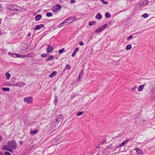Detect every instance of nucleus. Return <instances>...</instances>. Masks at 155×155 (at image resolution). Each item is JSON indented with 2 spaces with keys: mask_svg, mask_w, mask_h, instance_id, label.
Segmentation results:
<instances>
[{
  "mask_svg": "<svg viewBox=\"0 0 155 155\" xmlns=\"http://www.w3.org/2000/svg\"><path fill=\"white\" fill-rule=\"evenodd\" d=\"M63 118V116L62 114H59L57 116L56 118L55 119L54 122L55 123L56 122L57 124H58L60 122L62 121Z\"/></svg>",
  "mask_w": 155,
  "mask_h": 155,
  "instance_id": "20e7f679",
  "label": "nucleus"
},
{
  "mask_svg": "<svg viewBox=\"0 0 155 155\" xmlns=\"http://www.w3.org/2000/svg\"><path fill=\"white\" fill-rule=\"evenodd\" d=\"M75 2V0H71L70 3L71 4H72Z\"/></svg>",
  "mask_w": 155,
  "mask_h": 155,
  "instance_id": "4c0bfd02",
  "label": "nucleus"
},
{
  "mask_svg": "<svg viewBox=\"0 0 155 155\" xmlns=\"http://www.w3.org/2000/svg\"><path fill=\"white\" fill-rule=\"evenodd\" d=\"M5 75L7 79L8 80L9 79L10 76V74L9 73L7 72L5 73Z\"/></svg>",
  "mask_w": 155,
  "mask_h": 155,
  "instance_id": "aec40b11",
  "label": "nucleus"
},
{
  "mask_svg": "<svg viewBox=\"0 0 155 155\" xmlns=\"http://www.w3.org/2000/svg\"><path fill=\"white\" fill-rule=\"evenodd\" d=\"M31 35V33L30 32L28 33V34L27 36L28 37L30 36Z\"/></svg>",
  "mask_w": 155,
  "mask_h": 155,
  "instance_id": "37998d69",
  "label": "nucleus"
},
{
  "mask_svg": "<svg viewBox=\"0 0 155 155\" xmlns=\"http://www.w3.org/2000/svg\"><path fill=\"white\" fill-rule=\"evenodd\" d=\"M25 85L24 82H19L18 83L15 84V85L16 86H18L19 87H23Z\"/></svg>",
  "mask_w": 155,
  "mask_h": 155,
  "instance_id": "1a4fd4ad",
  "label": "nucleus"
},
{
  "mask_svg": "<svg viewBox=\"0 0 155 155\" xmlns=\"http://www.w3.org/2000/svg\"><path fill=\"white\" fill-rule=\"evenodd\" d=\"M54 48L50 45H48L46 51L48 53L51 52L54 50Z\"/></svg>",
  "mask_w": 155,
  "mask_h": 155,
  "instance_id": "0eeeda50",
  "label": "nucleus"
},
{
  "mask_svg": "<svg viewBox=\"0 0 155 155\" xmlns=\"http://www.w3.org/2000/svg\"><path fill=\"white\" fill-rule=\"evenodd\" d=\"M68 21L67 18L65 19L62 22H61L60 24V26H59V27H61L62 26H63V25L65 23H68Z\"/></svg>",
  "mask_w": 155,
  "mask_h": 155,
  "instance_id": "9b49d317",
  "label": "nucleus"
},
{
  "mask_svg": "<svg viewBox=\"0 0 155 155\" xmlns=\"http://www.w3.org/2000/svg\"><path fill=\"white\" fill-rule=\"evenodd\" d=\"M71 67L70 66V65L68 64H67L64 68V70H65L66 69L67 70H69V69H71Z\"/></svg>",
  "mask_w": 155,
  "mask_h": 155,
  "instance_id": "5701e85b",
  "label": "nucleus"
},
{
  "mask_svg": "<svg viewBox=\"0 0 155 155\" xmlns=\"http://www.w3.org/2000/svg\"><path fill=\"white\" fill-rule=\"evenodd\" d=\"M96 21H90L88 25L90 26H91L92 25H94L96 24Z\"/></svg>",
  "mask_w": 155,
  "mask_h": 155,
  "instance_id": "412c9836",
  "label": "nucleus"
},
{
  "mask_svg": "<svg viewBox=\"0 0 155 155\" xmlns=\"http://www.w3.org/2000/svg\"><path fill=\"white\" fill-rule=\"evenodd\" d=\"M37 133V130H31V133L33 134H36Z\"/></svg>",
  "mask_w": 155,
  "mask_h": 155,
  "instance_id": "473e14b6",
  "label": "nucleus"
},
{
  "mask_svg": "<svg viewBox=\"0 0 155 155\" xmlns=\"http://www.w3.org/2000/svg\"><path fill=\"white\" fill-rule=\"evenodd\" d=\"M148 15L147 13H145L142 15V16L144 18H147L148 17Z\"/></svg>",
  "mask_w": 155,
  "mask_h": 155,
  "instance_id": "f704fd0d",
  "label": "nucleus"
},
{
  "mask_svg": "<svg viewBox=\"0 0 155 155\" xmlns=\"http://www.w3.org/2000/svg\"><path fill=\"white\" fill-rule=\"evenodd\" d=\"M64 50L65 49L64 48H63L62 49H61L59 51V53L61 54L63 53L64 51Z\"/></svg>",
  "mask_w": 155,
  "mask_h": 155,
  "instance_id": "c756f323",
  "label": "nucleus"
},
{
  "mask_svg": "<svg viewBox=\"0 0 155 155\" xmlns=\"http://www.w3.org/2000/svg\"><path fill=\"white\" fill-rule=\"evenodd\" d=\"M139 149V148H134V150H135L137 151V150H138Z\"/></svg>",
  "mask_w": 155,
  "mask_h": 155,
  "instance_id": "c03bdc74",
  "label": "nucleus"
},
{
  "mask_svg": "<svg viewBox=\"0 0 155 155\" xmlns=\"http://www.w3.org/2000/svg\"><path fill=\"white\" fill-rule=\"evenodd\" d=\"M53 58L54 56L53 55H51L49 56L48 58L46 59V61H48L52 60L53 59Z\"/></svg>",
  "mask_w": 155,
  "mask_h": 155,
  "instance_id": "a211bd4d",
  "label": "nucleus"
},
{
  "mask_svg": "<svg viewBox=\"0 0 155 155\" xmlns=\"http://www.w3.org/2000/svg\"><path fill=\"white\" fill-rule=\"evenodd\" d=\"M84 69H83L80 72L79 76H78V79L79 80H80V79H81V78H82L83 74H84Z\"/></svg>",
  "mask_w": 155,
  "mask_h": 155,
  "instance_id": "ddd939ff",
  "label": "nucleus"
},
{
  "mask_svg": "<svg viewBox=\"0 0 155 155\" xmlns=\"http://www.w3.org/2000/svg\"><path fill=\"white\" fill-rule=\"evenodd\" d=\"M57 74V72L56 71H54L52 73H51L49 76L50 78H53L54 76L56 75Z\"/></svg>",
  "mask_w": 155,
  "mask_h": 155,
  "instance_id": "2eb2a0df",
  "label": "nucleus"
},
{
  "mask_svg": "<svg viewBox=\"0 0 155 155\" xmlns=\"http://www.w3.org/2000/svg\"><path fill=\"white\" fill-rule=\"evenodd\" d=\"M79 50V49L78 48H76L75 50L74 51V52L75 53H76V52L78 51Z\"/></svg>",
  "mask_w": 155,
  "mask_h": 155,
  "instance_id": "a19ab883",
  "label": "nucleus"
},
{
  "mask_svg": "<svg viewBox=\"0 0 155 155\" xmlns=\"http://www.w3.org/2000/svg\"><path fill=\"white\" fill-rule=\"evenodd\" d=\"M0 155H4L3 153L2 152H1L0 153Z\"/></svg>",
  "mask_w": 155,
  "mask_h": 155,
  "instance_id": "49530a36",
  "label": "nucleus"
},
{
  "mask_svg": "<svg viewBox=\"0 0 155 155\" xmlns=\"http://www.w3.org/2000/svg\"><path fill=\"white\" fill-rule=\"evenodd\" d=\"M17 145L15 140H12L11 141H7V145L4 146L3 149L13 152V150L12 149L15 150L17 148Z\"/></svg>",
  "mask_w": 155,
  "mask_h": 155,
  "instance_id": "f257e3e1",
  "label": "nucleus"
},
{
  "mask_svg": "<svg viewBox=\"0 0 155 155\" xmlns=\"http://www.w3.org/2000/svg\"><path fill=\"white\" fill-rule=\"evenodd\" d=\"M137 87L136 86H135L132 89V90L133 91H134L135 89L137 88Z\"/></svg>",
  "mask_w": 155,
  "mask_h": 155,
  "instance_id": "e433bc0d",
  "label": "nucleus"
},
{
  "mask_svg": "<svg viewBox=\"0 0 155 155\" xmlns=\"http://www.w3.org/2000/svg\"><path fill=\"white\" fill-rule=\"evenodd\" d=\"M133 37V36L132 35H130L128 38H127V40H128L131 39L132 37Z\"/></svg>",
  "mask_w": 155,
  "mask_h": 155,
  "instance_id": "79ce46f5",
  "label": "nucleus"
},
{
  "mask_svg": "<svg viewBox=\"0 0 155 155\" xmlns=\"http://www.w3.org/2000/svg\"><path fill=\"white\" fill-rule=\"evenodd\" d=\"M48 55L47 54H42L41 55V57L42 58H45Z\"/></svg>",
  "mask_w": 155,
  "mask_h": 155,
  "instance_id": "a878e982",
  "label": "nucleus"
},
{
  "mask_svg": "<svg viewBox=\"0 0 155 155\" xmlns=\"http://www.w3.org/2000/svg\"><path fill=\"white\" fill-rule=\"evenodd\" d=\"M61 8V6L60 5L57 4L55 6H54L52 10L54 13H57L59 11Z\"/></svg>",
  "mask_w": 155,
  "mask_h": 155,
  "instance_id": "7ed1b4c3",
  "label": "nucleus"
},
{
  "mask_svg": "<svg viewBox=\"0 0 155 155\" xmlns=\"http://www.w3.org/2000/svg\"><path fill=\"white\" fill-rule=\"evenodd\" d=\"M46 15L47 16L49 17L52 16V14L51 12H48L47 13Z\"/></svg>",
  "mask_w": 155,
  "mask_h": 155,
  "instance_id": "7c9ffc66",
  "label": "nucleus"
},
{
  "mask_svg": "<svg viewBox=\"0 0 155 155\" xmlns=\"http://www.w3.org/2000/svg\"><path fill=\"white\" fill-rule=\"evenodd\" d=\"M145 120H143V121H145Z\"/></svg>",
  "mask_w": 155,
  "mask_h": 155,
  "instance_id": "3c124183",
  "label": "nucleus"
},
{
  "mask_svg": "<svg viewBox=\"0 0 155 155\" xmlns=\"http://www.w3.org/2000/svg\"><path fill=\"white\" fill-rule=\"evenodd\" d=\"M76 54V53H75V52H74L73 53L71 54V56L72 57H74L75 56V55Z\"/></svg>",
  "mask_w": 155,
  "mask_h": 155,
  "instance_id": "ea45409f",
  "label": "nucleus"
},
{
  "mask_svg": "<svg viewBox=\"0 0 155 155\" xmlns=\"http://www.w3.org/2000/svg\"><path fill=\"white\" fill-rule=\"evenodd\" d=\"M100 147H97V148H99Z\"/></svg>",
  "mask_w": 155,
  "mask_h": 155,
  "instance_id": "603ef678",
  "label": "nucleus"
},
{
  "mask_svg": "<svg viewBox=\"0 0 155 155\" xmlns=\"http://www.w3.org/2000/svg\"><path fill=\"white\" fill-rule=\"evenodd\" d=\"M107 26V24H105L104 25H103L102 27V30H104L105 28H106Z\"/></svg>",
  "mask_w": 155,
  "mask_h": 155,
  "instance_id": "2f4dec72",
  "label": "nucleus"
},
{
  "mask_svg": "<svg viewBox=\"0 0 155 155\" xmlns=\"http://www.w3.org/2000/svg\"><path fill=\"white\" fill-rule=\"evenodd\" d=\"M84 45V43L83 42H80L79 43V45L80 46H83V45Z\"/></svg>",
  "mask_w": 155,
  "mask_h": 155,
  "instance_id": "58836bf2",
  "label": "nucleus"
},
{
  "mask_svg": "<svg viewBox=\"0 0 155 155\" xmlns=\"http://www.w3.org/2000/svg\"><path fill=\"white\" fill-rule=\"evenodd\" d=\"M2 32L1 30H0V35H2Z\"/></svg>",
  "mask_w": 155,
  "mask_h": 155,
  "instance_id": "a18cd8bd",
  "label": "nucleus"
},
{
  "mask_svg": "<svg viewBox=\"0 0 155 155\" xmlns=\"http://www.w3.org/2000/svg\"><path fill=\"white\" fill-rule=\"evenodd\" d=\"M102 16L100 13H99L97 14L95 18L97 19H101L102 18Z\"/></svg>",
  "mask_w": 155,
  "mask_h": 155,
  "instance_id": "f3484780",
  "label": "nucleus"
},
{
  "mask_svg": "<svg viewBox=\"0 0 155 155\" xmlns=\"http://www.w3.org/2000/svg\"><path fill=\"white\" fill-rule=\"evenodd\" d=\"M42 17V16L41 15H37L35 18V19L36 21H39Z\"/></svg>",
  "mask_w": 155,
  "mask_h": 155,
  "instance_id": "dca6fc26",
  "label": "nucleus"
},
{
  "mask_svg": "<svg viewBox=\"0 0 155 155\" xmlns=\"http://www.w3.org/2000/svg\"><path fill=\"white\" fill-rule=\"evenodd\" d=\"M24 101L28 104H31L32 103L33 99L32 97H25L23 99Z\"/></svg>",
  "mask_w": 155,
  "mask_h": 155,
  "instance_id": "39448f33",
  "label": "nucleus"
},
{
  "mask_svg": "<svg viewBox=\"0 0 155 155\" xmlns=\"http://www.w3.org/2000/svg\"><path fill=\"white\" fill-rule=\"evenodd\" d=\"M68 19V21H69L70 20L72 21L70 22V23H72V22H73L76 19V18L75 16H71L69 17L68 18H67Z\"/></svg>",
  "mask_w": 155,
  "mask_h": 155,
  "instance_id": "9d476101",
  "label": "nucleus"
},
{
  "mask_svg": "<svg viewBox=\"0 0 155 155\" xmlns=\"http://www.w3.org/2000/svg\"><path fill=\"white\" fill-rule=\"evenodd\" d=\"M137 153L138 154H140L143 153V152L140 148L137 150Z\"/></svg>",
  "mask_w": 155,
  "mask_h": 155,
  "instance_id": "cd10ccee",
  "label": "nucleus"
},
{
  "mask_svg": "<svg viewBox=\"0 0 155 155\" xmlns=\"http://www.w3.org/2000/svg\"><path fill=\"white\" fill-rule=\"evenodd\" d=\"M131 138H130L128 140H126L125 141H124L123 142H122V143H121L120 145V147H122L123 146H124V145H125V144H127L128 142L130 140Z\"/></svg>",
  "mask_w": 155,
  "mask_h": 155,
  "instance_id": "f8f14e48",
  "label": "nucleus"
},
{
  "mask_svg": "<svg viewBox=\"0 0 155 155\" xmlns=\"http://www.w3.org/2000/svg\"><path fill=\"white\" fill-rule=\"evenodd\" d=\"M2 90L3 91H9L10 89L9 87H3Z\"/></svg>",
  "mask_w": 155,
  "mask_h": 155,
  "instance_id": "b1692460",
  "label": "nucleus"
},
{
  "mask_svg": "<svg viewBox=\"0 0 155 155\" xmlns=\"http://www.w3.org/2000/svg\"><path fill=\"white\" fill-rule=\"evenodd\" d=\"M105 16L107 18H110V14L109 13H107L105 14Z\"/></svg>",
  "mask_w": 155,
  "mask_h": 155,
  "instance_id": "393cba45",
  "label": "nucleus"
},
{
  "mask_svg": "<svg viewBox=\"0 0 155 155\" xmlns=\"http://www.w3.org/2000/svg\"><path fill=\"white\" fill-rule=\"evenodd\" d=\"M54 103L55 104L57 103L58 101V99L57 96H55L54 97Z\"/></svg>",
  "mask_w": 155,
  "mask_h": 155,
  "instance_id": "c85d7f7f",
  "label": "nucleus"
},
{
  "mask_svg": "<svg viewBox=\"0 0 155 155\" xmlns=\"http://www.w3.org/2000/svg\"><path fill=\"white\" fill-rule=\"evenodd\" d=\"M102 30H103L102 29V28H101V27H100L96 30L95 32V33H99L101 32L102 31Z\"/></svg>",
  "mask_w": 155,
  "mask_h": 155,
  "instance_id": "6ab92c4d",
  "label": "nucleus"
},
{
  "mask_svg": "<svg viewBox=\"0 0 155 155\" xmlns=\"http://www.w3.org/2000/svg\"><path fill=\"white\" fill-rule=\"evenodd\" d=\"M8 7L11 10L18 11H20V6L16 5H10Z\"/></svg>",
  "mask_w": 155,
  "mask_h": 155,
  "instance_id": "f03ea898",
  "label": "nucleus"
},
{
  "mask_svg": "<svg viewBox=\"0 0 155 155\" xmlns=\"http://www.w3.org/2000/svg\"><path fill=\"white\" fill-rule=\"evenodd\" d=\"M5 155H11V153L8 152V151H5Z\"/></svg>",
  "mask_w": 155,
  "mask_h": 155,
  "instance_id": "c9c22d12",
  "label": "nucleus"
},
{
  "mask_svg": "<svg viewBox=\"0 0 155 155\" xmlns=\"http://www.w3.org/2000/svg\"><path fill=\"white\" fill-rule=\"evenodd\" d=\"M44 25L43 24H41L38 25H36L34 28V29L35 30H39L43 28Z\"/></svg>",
  "mask_w": 155,
  "mask_h": 155,
  "instance_id": "6e6552de",
  "label": "nucleus"
},
{
  "mask_svg": "<svg viewBox=\"0 0 155 155\" xmlns=\"http://www.w3.org/2000/svg\"><path fill=\"white\" fill-rule=\"evenodd\" d=\"M1 19L0 18V24H1Z\"/></svg>",
  "mask_w": 155,
  "mask_h": 155,
  "instance_id": "8fccbe9b",
  "label": "nucleus"
},
{
  "mask_svg": "<svg viewBox=\"0 0 155 155\" xmlns=\"http://www.w3.org/2000/svg\"><path fill=\"white\" fill-rule=\"evenodd\" d=\"M100 147H97V148H99Z\"/></svg>",
  "mask_w": 155,
  "mask_h": 155,
  "instance_id": "864d4df0",
  "label": "nucleus"
},
{
  "mask_svg": "<svg viewBox=\"0 0 155 155\" xmlns=\"http://www.w3.org/2000/svg\"><path fill=\"white\" fill-rule=\"evenodd\" d=\"M2 139V137L1 136H0V141H1Z\"/></svg>",
  "mask_w": 155,
  "mask_h": 155,
  "instance_id": "de8ad7c7",
  "label": "nucleus"
},
{
  "mask_svg": "<svg viewBox=\"0 0 155 155\" xmlns=\"http://www.w3.org/2000/svg\"><path fill=\"white\" fill-rule=\"evenodd\" d=\"M132 48V46L131 45H127L126 48V49L127 50H130Z\"/></svg>",
  "mask_w": 155,
  "mask_h": 155,
  "instance_id": "4be33fe9",
  "label": "nucleus"
},
{
  "mask_svg": "<svg viewBox=\"0 0 155 155\" xmlns=\"http://www.w3.org/2000/svg\"><path fill=\"white\" fill-rule=\"evenodd\" d=\"M145 86L144 84L140 85L138 88V90L139 91H141L143 90V89Z\"/></svg>",
  "mask_w": 155,
  "mask_h": 155,
  "instance_id": "4468645a",
  "label": "nucleus"
},
{
  "mask_svg": "<svg viewBox=\"0 0 155 155\" xmlns=\"http://www.w3.org/2000/svg\"><path fill=\"white\" fill-rule=\"evenodd\" d=\"M2 7V5L0 4V8Z\"/></svg>",
  "mask_w": 155,
  "mask_h": 155,
  "instance_id": "09e8293b",
  "label": "nucleus"
},
{
  "mask_svg": "<svg viewBox=\"0 0 155 155\" xmlns=\"http://www.w3.org/2000/svg\"><path fill=\"white\" fill-rule=\"evenodd\" d=\"M84 111H80V112H79L77 114V116H80L81 115L83 114H84Z\"/></svg>",
  "mask_w": 155,
  "mask_h": 155,
  "instance_id": "bb28decb",
  "label": "nucleus"
},
{
  "mask_svg": "<svg viewBox=\"0 0 155 155\" xmlns=\"http://www.w3.org/2000/svg\"><path fill=\"white\" fill-rule=\"evenodd\" d=\"M8 54L9 55H12V57H16V58H23L25 57H28L27 55H20L17 54H12L10 52H9L8 53Z\"/></svg>",
  "mask_w": 155,
  "mask_h": 155,
  "instance_id": "423d86ee",
  "label": "nucleus"
},
{
  "mask_svg": "<svg viewBox=\"0 0 155 155\" xmlns=\"http://www.w3.org/2000/svg\"><path fill=\"white\" fill-rule=\"evenodd\" d=\"M101 2L103 4L105 5H107L108 3V2H107L105 1L104 0H100Z\"/></svg>",
  "mask_w": 155,
  "mask_h": 155,
  "instance_id": "72a5a7b5",
  "label": "nucleus"
}]
</instances>
